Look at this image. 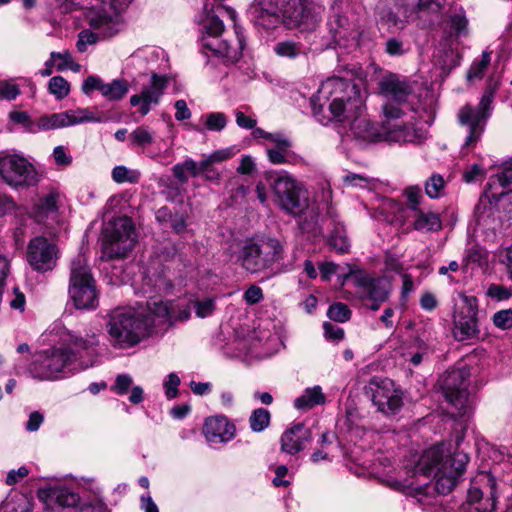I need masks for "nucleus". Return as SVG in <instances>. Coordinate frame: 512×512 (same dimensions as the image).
Masks as SVG:
<instances>
[{"label": "nucleus", "mask_w": 512, "mask_h": 512, "mask_svg": "<svg viewBox=\"0 0 512 512\" xmlns=\"http://www.w3.org/2000/svg\"><path fill=\"white\" fill-rule=\"evenodd\" d=\"M322 223L327 225L328 228H331L328 236L329 245L337 252H347L350 247V241L346 229L331 207L328 208L326 217L322 219Z\"/></svg>", "instance_id": "29"}, {"label": "nucleus", "mask_w": 512, "mask_h": 512, "mask_svg": "<svg viewBox=\"0 0 512 512\" xmlns=\"http://www.w3.org/2000/svg\"><path fill=\"white\" fill-rule=\"evenodd\" d=\"M325 395L318 385L306 388L303 393L294 400V407L297 410L306 411L317 405L325 403Z\"/></svg>", "instance_id": "34"}, {"label": "nucleus", "mask_w": 512, "mask_h": 512, "mask_svg": "<svg viewBox=\"0 0 512 512\" xmlns=\"http://www.w3.org/2000/svg\"><path fill=\"white\" fill-rule=\"evenodd\" d=\"M235 34L237 38L236 46L230 45L227 41L220 40L219 36H201V45L213 55L224 58L226 62L235 63L241 58L244 47V35L240 27L236 25Z\"/></svg>", "instance_id": "23"}, {"label": "nucleus", "mask_w": 512, "mask_h": 512, "mask_svg": "<svg viewBox=\"0 0 512 512\" xmlns=\"http://www.w3.org/2000/svg\"><path fill=\"white\" fill-rule=\"evenodd\" d=\"M61 194L55 188H50L46 193L39 196L33 204L29 216L37 223L50 227L57 221Z\"/></svg>", "instance_id": "22"}, {"label": "nucleus", "mask_w": 512, "mask_h": 512, "mask_svg": "<svg viewBox=\"0 0 512 512\" xmlns=\"http://www.w3.org/2000/svg\"><path fill=\"white\" fill-rule=\"evenodd\" d=\"M351 279L356 288L357 296L362 300L372 301L371 310H378L380 303L387 300L390 283L385 277H373L363 270L348 267L344 280Z\"/></svg>", "instance_id": "13"}, {"label": "nucleus", "mask_w": 512, "mask_h": 512, "mask_svg": "<svg viewBox=\"0 0 512 512\" xmlns=\"http://www.w3.org/2000/svg\"><path fill=\"white\" fill-rule=\"evenodd\" d=\"M385 51L390 56H401L407 51V48L401 39L393 37L386 41Z\"/></svg>", "instance_id": "57"}, {"label": "nucleus", "mask_w": 512, "mask_h": 512, "mask_svg": "<svg viewBox=\"0 0 512 512\" xmlns=\"http://www.w3.org/2000/svg\"><path fill=\"white\" fill-rule=\"evenodd\" d=\"M366 395L379 412L386 416L395 415L403 406L402 392L388 378H372L365 387Z\"/></svg>", "instance_id": "14"}, {"label": "nucleus", "mask_w": 512, "mask_h": 512, "mask_svg": "<svg viewBox=\"0 0 512 512\" xmlns=\"http://www.w3.org/2000/svg\"><path fill=\"white\" fill-rule=\"evenodd\" d=\"M203 433L211 444L227 443L235 437L236 428L225 416H216L206 419Z\"/></svg>", "instance_id": "28"}, {"label": "nucleus", "mask_w": 512, "mask_h": 512, "mask_svg": "<svg viewBox=\"0 0 512 512\" xmlns=\"http://www.w3.org/2000/svg\"><path fill=\"white\" fill-rule=\"evenodd\" d=\"M273 49L279 57L289 59H296L307 55V48L301 42L290 39L276 43Z\"/></svg>", "instance_id": "36"}, {"label": "nucleus", "mask_w": 512, "mask_h": 512, "mask_svg": "<svg viewBox=\"0 0 512 512\" xmlns=\"http://www.w3.org/2000/svg\"><path fill=\"white\" fill-rule=\"evenodd\" d=\"M180 385V378L176 373H170L163 383L165 395L167 399H173L178 394V386Z\"/></svg>", "instance_id": "55"}, {"label": "nucleus", "mask_w": 512, "mask_h": 512, "mask_svg": "<svg viewBox=\"0 0 512 512\" xmlns=\"http://www.w3.org/2000/svg\"><path fill=\"white\" fill-rule=\"evenodd\" d=\"M227 124L226 116L221 112H213L206 115L205 126L210 131H221Z\"/></svg>", "instance_id": "52"}, {"label": "nucleus", "mask_w": 512, "mask_h": 512, "mask_svg": "<svg viewBox=\"0 0 512 512\" xmlns=\"http://www.w3.org/2000/svg\"><path fill=\"white\" fill-rule=\"evenodd\" d=\"M493 97V90L488 88L476 107L465 105L460 109L458 113L459 123L468 132L463 144L464 148H470L480 140L492 112Z\"/></svg>", "instance_id": "11"}, {"label": "nucleus", "mask_w": 512, "mask_h": 512, "mask_svg": "<svg viewBox=\"0 0 512 512\" xmlns=\"http://www.w3.org/2000/svg\"><path fill=\"white\" fill-rule=\"evenodd\" d=\"M11 122L22 126L28 133H38L66 128L86 122H97L99 118L88 108L69 109L63 112L47 114L32 120L26 111L13 110L8 114Z\"/></svg>", "instance_id": "8"}, {"label": "nucleus", "mask_w": 512, "mask_h": 512, "mask_svg": "<svg viewBox=\"0 0 512 512\" xmlns=\"http://www.w3.org/2000/svg\"><path fill=\"white\" fill-rule=\"evenodd\" d=\"M169 77L153 73L148 85L143 86L139 94L130 97L132 106H139V113L147 115L153 106L160 103L161 97L169 84Z\"/></svg>", "instance_id": "20"}, {"label": "nucleus", "mask_w": 512, "mask_h": 512, "mask_svg": "<svg viewBox=\"0 0 512 512\" xmlns=\"http://www.w3.org/2000/svg\"><path fill=\"white\" fill-rule=\"evenodd\" d=\"M140 172L138 170L129 169L125 166H116L112 170V179L119 184L122 183H137L140 179Z\"/></svg>", "instance_id": "42"}, {"label": "nucleus", "mask_w": 512, "mask_h": 512, "mask_svg": "<svg viewBox=\"0 0 512 512\" xmlns=\"http://www.w3.org/2000/svg\"><path fill=\"white\" fill-rule=\"evenodd\" d=\"M290 150H282L275 148H267V156L273 164H284L288 161V154Z\"/></svg>", "instance_id": "60"}, {"label": "nucleus", "mask_w": 512, "mask_h": 512, "mask_svg": "<svg viewBox=\"0 0 512 512\" xmlns=\"http://www.w3.org/2000/svg\"><path fill=\"white\" fill-rule=\"evenodd\" d=\"M129 139L133 145L146 147L153 143L154 136L148 127L140 126L130 133Z\"/></svg>", "instance_id": "46"}, {"label": "nucleus", "mask_w": 512, "mask_h": 512, "mask_svg": "<svg viewBox=\"0 0 512 512\" xmlns=\"http://www.w3.org/2000/svg\"><path fill=\"white\" fill-rule=\"evenodd\" d=\"M194 312L199 318H206L213 314L216 309V298L207 297L193 302Z\"/></svg>", "instance_id": "45"}, {"label": "nucleus", "mask_w": 512, "mask_h": 512, "mask_svg": "<svg viewBox=\"0 0 512 512\" xmlns=\"http://www.w3.org/2000/svg\"><path fill=\"white\" fill-rule=\"evenodd\" d=\"M7 302L12 309L23 312L26 304L25 295L19 288L14 287L11 292L7 293Z\"/></svg>", "instance_id": "54"}, {"label": "nucleus", "mask_w": 512, "mask_h": 512, "mask_svg": "<svg viewBox=\"0 0 512 512\" xmlns=\"http://www.w3.org/2000/svg\"><path fill=\"white\" fill-rule=\"evenodd\" d=\"M413 228L421 233H432L441 230L442 220L439 213L419 209L414 212Z\"/></svg>", "instance_id": "32"}, {"label": "nucleus", "mask_w": 512, "mask_h": 512, "mask_svg": "<svg viewBox=\"0 0 512 512\" xmlns=\"http://www.w3.org/2000/svg\"><path fill=\"white\" fill-rule=\"evenodd\" d=\"M433 352L434 349L429 343L421 339H416L408 353L410 355L409 361L414 366H418L424 360L428 359L433 354Z\"/></svg>", "instance_id": "38"}, {"label": "nucleus", "mask_w": 512, "mask_h": 512, "mask_svg": "<svg viewBox=\"0 0 512 512\" xmlns=\"http://www.w3.org/2000/svg\"><path fill=\"white\" fill-rule=\"evenodd\" d=\"M495 327L501 330H509L512 328V309H503L497 311L492 317Z\"/></svg>", "instance_id": "51"}, {"label": "nucleus", "mask_w": 512, "mask_h": 512, "mask_svg": "<svg viewBox=\"0 0 512 512\" xmlns=\"http://www.w3.org/2000/svg\"><path fill=\"white\" fill-rule=\"evenodd\" d=\"M462 305L454 313L453 336L457 341H467L479 335L478 300L475 296L462 294Z\"/></svg>", "instance_id": "16"}, {"label": "nucleus", "mask_w": 512, "mask_h": 512, "mask_svg": "<svg viewBox=\"0 0 512 512\" xmlns=\"http://www.w3.org/2000/svg\"><path fill=\"white\" fill-rule=\"evenodd\" d=\"M32 509V497L21 492L9 494L2 505L3 512H32Z\"/></svg>", "instance_id": "35"}, {"label": "nucleus", "mask_w": 512, "mask_h": 512, "mask_svg": "<svg viewBox=\"0 0 512 512\" xmlns=\"http://www.w3.org/2000/svg\"><path fill=\"white\" fill-rule=\"evenodd\" d=\"M135 244L134 225L128 217L109 222L103 233L102 253L107 259L122 258Z\"/></svg>", "instance_id": "10"}, {"label": "nucleus", "mask_w": 512, "mask_h": 512, "mask_svg": "<svg viewBox=\"0 0 512 512\" xmlns=\"http://www.w3.org/2000/svg\"><path fill=\"white\" fill-rule=\"evenodd\" d=\"M128 91V83L124 79H115L110 83H103L101 87V94L110 101L122 99Z\"/></svg>", "instance_id": "37"}, {"label": "nucleus", "mask_w": 512, "mask_h": 512, "mask_svg": "<svg viewBox=\"0 0 512 512\" xmlns=\"http://www.w3.org/2000/svg\"><path fill=\"white\" fill-rule=\"evenodd\" d=\"M108 317L106 330L110 343L115 348L126 349L138 344L157 327L187 320L190 311L174 301L150 298L145 304L117 308Z\"/></svg>", "instance_id": "2"}, {"label": "nucleus", "mask_w": 512, "mask_h": 512, "mask_svg": "<svg viewBox=\"0 0 512 512\" xmlns=\"http://www.w3.org/2000/svg\"><path fill=\"white\" fill-rule=\"evenodd\" d=\"M381 93L397 104L407 100L411 93V87L405 79H401L395 74L384 77L379 83Z\"/></svg>", "instance_id": "30"}, {"label": "nucleus", "mask_w": 512, "mask_h": 512, "mask_svg": "<svg viewBox=\"0 0 512 512\" xmlns=\"http://www.w3.org/2000/svg\"><path fill=\"white\" fill-rule=\"evenodd\" d=\"M310 102L314 117L323 125L332 119L349 122L350 133L361 146L381 141L405 143L415 140V131L409 125L383 124L379 128L373 124L366 114L365 98L359 87L346 79L327 78Z\"/></svg>", "instance_id": "1"}, {"label": "nucleus", "mask_w": 512, "mask_h": 512, "mask_svg": "<svg viewBox=\"0 0 512 512\" xmlns=\"http://www.w3.org/2000/svg\"><path fill=\"white\" fill-rule=\"evenodd\" d=\"M469 35V21L462 8L450 11L443 21V37L434 54L435 62L443 71L449 72L460 64L457 51L460 38Z\"/></svg>", "instance_id": "7"}, {"label": "nucleus", "mask_w": 512, "mask_h": 512, "mask_svg": "<svg viewBox=\"0 0 512 512\" xmlns=\"http://www.w3.org/2000/svg\"><path fill=\"white\" fill-rule=\"evenodd\" d=\"M269 141L274 145L275 149L290 150L292 146L291 140L283 133L276 132L269 135Z\"/></svg>", "instance_id": "58"}, {"label": "nucleus", "mask_w": 512, "mask_h": 512, "mask_svg": "<svg viewBox=\"0 0 512 512\" xmlns=\"http://www.w3.org/2000/svg\"><path fill=\"white\" fill-rule=\"evenodd\" d=\"M52 58L55 59V67L57 71L72 70L75 73L80 72L81 65L74 61L73 56L69 50L62 52H52Z\"/></svg>", "instance_id": "39"}, {"label": "nucleus", "mask_w": 512, "mask_h": 512, "mask_svg": "<svg viewBox=\"0 0 512 512\" xmlns=\"http://www.w3.org/2000/svg\"><path fill=\"white\" fill-rule=\"evenodd\" d=\"M113 13L114 15H110L101 10L91 12L87 17L90 28L95 30L102 40L114 37L123 28L121 13Z\"/></svg>", "instance_id": "27"}, {"label": "nucleus", "mask_w": 512, "mask_h": 512, "mask_svg": "<svg viewBox=\"0 0 512 512\" xmlns=\"http://www.w3.org/2000/svg\"><path fill=\"white\" fill-rule=\"evenodd\" d=\"M20 91L17 85L2 82L0 83V96L7 100H13L19 95Z\"/></svg>", "instance_id": "64"}, {"label": "nucleus", "mask_w": 512, "mask_h": 512, "mask_svg": "<svg viewBox=\"0 0 512 512\" xmlns=\"http://www.w3.org/2000/svg\"><path fill=\"white\" fill-rule=\"evenodd\" d=\"M491 57L490 53L487 51H484L481 55L480 60H476L472 63L468 73H467V79L469 81L475 80V79H481L483 77V73L488 67L490 63Z\"/></svg>", "instance_id": "44"}, {"label": "nucleus", "mask_w": 512, "mask_h": 512, "mask_svg": "<svg viewBox=\"0 0 512 512\" xmlns=\"http://www.w3.org/2000/svg\"><path fill=\"white\" fill-rule=\"evenodd\" d=\"M444 450V444H437L426 450L415 464L414 474L433 475V482L413 486L394 481L392 487L414 499L424 509L434 505L437 494L445 495L452 491L469 461L468 455L464 452L445 456Z\"/></svg>", "instance_id": "3"}, {"label": "nucleus", "mask_w": 512, "mask_h": 512, "mask_svg": "<svg viewBox=\"0 0 512 512\" xmlns=\"http://www.w3.org/2000/svg\"><path fill=\"white\" fill-rule=\"evenodd\" d=\"M0 177L14 188L37 183V172L32 163L19 154H0Z\"/></svg>", "instance_id": "15"}, {"label": "nucleus", "mask_w": 512, "mask_h": 512, "mask_svg": "<svg viewBox=\"0 0 512 512\" xmlns=\"http://www.w3.org/2000/svg\"><path fill=\"white\" fill-rule=\"evenodd\" d=\"M486 295L497 301H504L512 296V289L500 284H491L486 290Z\"/></svg>", "instance_id": "53"}, {"label": "nucleus", "mask_w": 512, "mask_h": 512, "mask_svg": "<svg viewBox=\"0 0 512 512\" xmlns=\"http://www.w3.org/2000/svg\"><path fill=\"white\" fill-rule=\"evenodd\" d=\"M248 305L259 303L263 299V292L259 286L251 285L244 293L243 296Z\"/></svg>", "instance_id": "59"}, {"label": "nucleus", "mask_w": 512, "mask_h": 512, "mask_svg": "<svg viewBox=\"0 0 512 512\" xmlns=\"http://www.w3.org/2000/svg\"><path fill=\"white\" fill-rule=\"evenodd\" d=\"M225 29L223 21L214 14H207L201 27V36H221Z\"/></svg>", "instance_id": "40"}, {"label": "nucleus", "mask_w": 512, "mask_h": 512, "mask_svg": "<svg viewBox=\"0 0 512 512\" xmlns=\"http://www.w3.org/2000/svg\"><path fill=\"white\" fill-rule=\"evenodd\" d=\"M312 441V431L304 423H293L281 436V450L295 455Z\"/></svg>", "instance_id": "26"}, {"label": "nucleus", "mask_w": 512, "mask_h": 512, "mask_svg": "<svg viewBox=\"0 0 512 512\" xmlns=\"http://www.w3.org/2000/svg\"><path fill=\"white\" fill-rule=\"evenodd\" d=\"M101 40L99 34L93 29H84L78 34L76 47L79 52L83 53L87 50L88 45H94Z\"/></svg>", "instance_id": "48"}, {"label": "nucleus", "mask_w": 512, "mask_h": 512, "mask_svg": "<svg viewBox=\"0 0 512 512\" xmlns=\"http://www.w3.org/2000/svg\"><path fill=\"white\" fill-rule=\"evenodd\" d=\"M279 0H254L247 16L255 27L271 30L281 23Z\"/></svg>", "instance_id": "21"}, {"label": "nucleus", "mask_w": 512, "mask_h": 512, "mask_svg": "<svg viewBox=\"0 0 512 512\" xmlns=\"http://www.w3.org/2000/svg\"><path fill=\"white\" fill-rule=\"evenodd\" d=\"M468 375L465 369H452L447 371L441 380L445 398L459 410V414L464 413L468 402Z\"/></svg>", "instance_id": "18"}, {"label": "nucleus", "mask_w": 512, "mask_h": 512, "mask_svg": "<svg viewBox=\"0 0 512 512\" xmlns=\"http://www.w3.org/2000/svg\"><path fill=\"white\" fill-rule=\"evenodd\" d=\"M38 498L48 509L55 507H74L78 504L80 497L66 486H48L38 490Z\"/></svg>", "instance_id": "25"}, {"label": "nucleus", "mask_w": 512, "mask_h": 512, "mask_svg": "<svg viewBox=\"0 0 512 512\" xmlns=\"http://www.w3.org/2000/svg\"><path fill=\"white\" fill-rule=\"evenodd\" d=\"M68 297L78 310H94L98 307L96 281L83 255H77L71 261Z\"/></svg>", "instance_id": "9"}, {"label": "nucleus", "mask_w": 512, "mask_h": 512, "mask_svg": "<svg viewBox=\"0 0 512 512\" xmlns=\"http://www.w3.org/2000/svg\"><path fill=\"white\" fill-rule=\"evenodd\" d=\"M328 27L336 46L349 48L357 45L359 32L346 16L338 13L331 15Z\"/></svg>", "instance_id": "24"}, {"label": "nucleus", "mask_w": 512, "mask_h": 512, "mask_svg": "<svg viewBox=\"0 0 512 512\" xmlns=\"http://www.w3.org/2000/svg\"><path fill=\"white\" fill-rule=\"evenodd\" d=\"M239 258L242 267L251 273H259L266 270L258 242L246 243L241 250Z\"/></svg>", "instance_id": "31"}, {"label": "nucleus", "mask_w": 512, "mask_h": 512, "mask_svg": "<svg viewBox=\"0 0 512 512\" xmlns=\"http://www.w3.org/2000/svg\"><path fill=\"white\" fill-rule=\"evenodd\" d=\"M281 23L290 29L314 31L320 22V13L313 0H279Z\"/></svg>", "instance_id": "12"}, {"label": "nucleus", "mask_w": 512, "mask_h": 512, "mask_svg": "<svg viewBox=\"0 0 512 512\" xmlns=\"http://www.w3.org/2000/svg\"><path fill=\"white\" fill-rule=\"evenodd\" d=\"M133 383V379L128 374H119L116 379L114 385L111 387L112 391H114L118 395H125L129 388Z\"/></svg>", "instance_id": "56"}, {"label": "nucleus", "mask_w": 512, "mask_h": 512, "mask_svg": "<svg viewBox=\"0 0 512 512\" xmlns=\"http://www.w3.org/2000/svg\"><path fill=\"white\" fill-rule=\"evenodd\" d=\"M327 316L333 321L342 323L350 319L351 311L347 305L337 302L330 305Z\"/></svg>", "instance_id": "49"}, {"label": "nucleus", "mask_w": 512, "mask_h": 512, "mask_svg": "<svg viewBox=\"0 0 512 512\" xmlns=\"http://www.w3.org/2000/svg\"><path fill=\"white\" fill-rule=\"evenodd\" d=\"M174 107L176 110L175 119L177 121H184V120H188L189 118H191L192 113H191L190 109L188 108L185 100H183V99L177 100L174 104Z\"/></svg>", "instance_id": "63"}, {"label": "nucleus", "mask_w": 512, "mask_h": 512, "mask_svg": "<svg viewBox=\"0 0 512 512\" xmlns=\"http://www.w3.org/2000/svg\"><path fill=\"white\" fill-rule=\"evenodd\" d=\"M425 193L431 199H436L441 196V193L445 187V180L440 174H432L425 181Z\"/></svg>", "instance_id": "43"}, {"label": "nucleus", "mask_w": 512, "mask_h": 512, "mask_svg": "<svg viewBox=\"0 0 512 512\" xmlns=\"http://www.w3.org/2000/svg\"><path fill=\"white\" fill-rule=\"evenodd\" d=\"M271 415L265 408L255 409L249 417V425L253 432L264 431L270 424Z\"/></svg>", "instance_id": "41"}, {"label": "nucleus", "mask_w": 512, "mask_h": 512, "mask_svg": "<svg viewBox=\"0 0 512 512\" xmlns=\"http://www.w3.org/2000/svg\"><path fill=\"white\" fill-rule=\"evenodd\" d=\"M261 248V254L266 270L271 269L273 265L281 261L284 257V245L276 238H266L258 242Z\"/></svg>", "instance_id": "33"}, {"label": "nucleus", "mask_w": 512, "mask_h": 512, "mask_svg": "<svg viewBox=\"0 0 512 512\" xmlns=\"http://www.w3.org/2000/svg\"><path fill=\"white\" fill-rule=\"evenodd\" d=\"M59 258L58 246L44 236H35L27 245L26 259L30 267L38 273L52 271Z\"/></svg>", "instance_id": "17"}, {"label": "nucleus", "mask_w": 512, "mask_h": 512, "mask_svg": "<svg viewBox=\"0 0 512 512\" xmlns=\"http://www.w3.org/2000/svg\"><path fill=\"white\" fill-rule=\"evenodd\" d=\"M512 192V167H507L496 175L495 178H490L487 184V189L484 192V197L488 199L489 204L480 200L475 207V217L477 222L485 223V212L491 210V201H498L500 196Z\"/></svg>", "instance_id": "19"}, {"label": "nucleus", "mask_w": 512, "mask_h": 512, "mask_svg": "<svg viewBox=\"0 0 512 512\" xmlns=\"http://www.w3.org/2000/svg\"><path fill=\"white\" fill-rule=\"evenodd\" d=\"M271 187L275 201L287 214L298 218L302 232L316 237L324 235L323 224L319 222V208L309 197L308 190L302 183L287 173L278 174Z\"/></svg>", "instance_id": "5"}, {"label": "nucleus", "mask_w": 512, "mask_h": 512, "mask_svg": "<svg viewBox=\"0 0 512 512\" xmlns=\"http://www.w3.org/2000/svg\"><path fill=\"white\" fill-rule=\"evenodd\" d=\"M53 158L57 165L68 166L72 162V157L67 154L64 146H56L53 150Z\"/></svg>", "instance_id": "62"}, {"label": "nucleus", "mask_w": 512, "mask_h": 512, "mask_svg": "<svg viewBox=\"0 0 512 512\" xmlns=\"http://www.w3.org/2000/svg\"><path fill=\"white\" fill-rule=\"evenodd\" d=\"M48 89L57 99H63L69 94L70 85L62 76H54L49 80Z\"/></svg>", "instance_id": "47"}, {"label": "nucleus", "mask_w": 512, "mask_h": 512, "mask_svg": "<svg viewBox=\"0 0 512 512\" xmlns=\"http://www.w3.org/2000/svg\"><path fill=\"white\" fill-rule=\"evenodd\" d=\"M29 470L26 466H21L18 469H12L8 472L6 477V484L7 485H15L18 482H20L23 478L28 476Z\"/></svg>", "instance_id": "61"}, {"label": "nucleus", "mask_w": 512, "mask_h": 512, "mask_svg": "<svg viewBox=\"0 0 512 512\" xmlns=\"http://www.w3.org/2000/svg\"><path fill=\"white\" fill-rule=\"evenodd\" d=\"M408 208L415 212L421 209L419 206L423 200L422 190L419 186H409L404 190Z\"/></svg>", "instance_id": "50"}, {"label": "nucleus", "mask_w": 512, "mask_h": 512, "mask_svg": "<svg viewBox=\"0 0 512 512\" xmlns=\"http://www.w3.org/2000/svg\"><path fill=\"white\" fill-rule=\"evenodd\" d=\"M498 494L512 497V467L499 479L490 472L478 473L471 481L466 503L460 512H493Z\"/></svg>", "instance_id": "6"}, {"label": "nucleus", "mask_w": 512, "mask_h": 512, "mask_svg": "<svg viewBox=\"0 0 512 512\" xmlns=\"http://www.w3.org/2000/svg\"><path fill=\"white\" fill-rule=\"evenodd\" d=\"M99 341L95 334L68 333L60 347L36 355L30 366L33 378L51 381L95 364Z\"/></svg>", "instance_id": "4"}]
</instances>
